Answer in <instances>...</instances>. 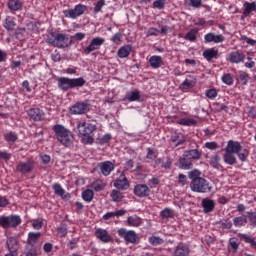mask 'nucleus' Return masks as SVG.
Instances as JSON below:
<instances>
[{
    "label": "nucleus",
    "instance_id": "f257e3e1",
    "mask_svg": "<svg viewBox=\"0 0 256 256\" xmlns=\"http://www.w3.org/2000/svg\"><path fill=\"white\" fill-rule=\"evenodd\" d=\"M52 130L58 143H61L63 147H71L73 145L75 137L73 136V132H71V130L65 128V126L61 124L54 125Z\"/></svg>",
    "mask_w": 256,
    "mask_h": 256
},
{
    "label": "nucleus",
    "instance_id": "f03ea898",
    "mask_svg": "<svg viewBox=\"0 0 256 256\" xmlns=\"http://www.w3.org/2000/svg\"><path fill=\"white\" fill-rule=\"evenodd\" d=\"M46 43L58 49H67L73 44V40L67 34L50 32L46 37Z\"/></svg>",
    "mask_w": 256,
    "mask_h": 256
},
{
    "label": "nucleus",
    "instance_id": "7ed1b4c3",
    "mask_svg": "<svg viewBox=\"0 0 256 256\" xmlns=\"http://www.w3.org/2000/svg\"><path fill=\"white\" fill-rule=\"evenodd\" d=\"M77 129L79 135L85 137L82 139L84 145H92V143H94L95 139L93 138V131L97 129V126L87 122H80L77 125Z\"/></svg>",
    "mask_w": 256,
    "mask_h": 256
},
{
    "label": "nucleus",
    "instance_id": "20e7f679",
    "mask_svg": "<svg viewBox=\"0 0 256 256\" xmlns=\"http://www.w3.org/2000/svg\"><path fill=\"white\" fill-rule=\"evenodd\" d=\"M85 85V79L83 78H58V87L61 91H69V89H75V87H83Z\"/></svg>",
    "mask_w": 256,
    "mask_h": 256
},
{
    "label": "nucleus",
    "instance_id": "39448f33",
    "mask_svg": "<svg viewBox=\"0 0 256 256\" xmlns=\"http://www.w3.org/2000/svg\"><path fill=\"white\" fill-rule=\"evenodd\" d=\"M21 225V217L18 215H10V216H1L0 217V227L3 229H15Z\"/></svg>",
    "mask_w": 256,
    "mask_h": 256
},
{
    "label": "nucleus",
    "instance_id": "423d86ee",
    "mask_svg": "<svg viewBox=\"0 0 256 256\" xmlns=\"http://www.w3.org/2000/svg\"><path fill=\"white\" fill-rule=\"evenodd\" d=\"M190 189L194 193H209L211 186H209V182L205 178H200L190 183Z\"/></svg>",
    "mask_w": 256,
    "mask_h": 256
},
{
    "label": "nucleus",
    "instance_id": "0eeeda50",
    "mask_svg": "<svg viewBox=\"0 0 256 256\" xmlns=\"http://www.w3.org/2000/svg\"><path fill=\"white\" fill-rule=\"evenodd\" d=\"M119 237H122L126 243H139V235L133 230H127L125 228H120L118 230Z\"/></svg>",
    "mask_w": 256,
    "mask_h": 256
},
{
    "label": "nucleus",
    "instance_id": "6e6552de",
    "mask_svg": "<svg viewBox=\"0 0 256 256\" xmlns=\"http://www.w3.org/2000/svg\"><path fill=\"white\" fill-rule=\"evenodd\" d=\"M85 11H87V6L78 4L73 9L64 10L63 13L68 19H77V17H81Z\"/></svg>",
    "mask_w": 256,
    "mask_h": 256
},
{
    "label": "nucleus",
    "instance_id": "1a4fd4ad",
    "mask_svg": "<svg viewBox=\"0 0 256 256\" xmlns=\"http://www.w3.org/2000/svg\"><path fill=\"white\" fill-rule=\"evenodd\" d=\"M105 43V39L102 37L93 38L86 48H84L85 55H89V53H93V51H97L101 45Z\"/></svg>",
    "mask_w": 256,
    "mask_h": 256
},
{
    "label": "nucleus",
    "instance_id": "9d476101",
    "mask_svg": "<svg viewBox=\"0 0 256 256\" xmlns=\"http://www.w3.org/2000/svg\"><path fill=\"white\" fill-rule=\"evenodd\" d=\"M133 193L136 197L145 198L151 195V189L147 184H137L134 187Z\"/></svg>",
    "mask_w": 256,
    "mask_h": 256
},
{
    "label": "nucleus",
    "instance_id": "9b49d317",
    "mask_svg": "<svg viewBox=\"0 0 256 256\" xmlns=\"http://www.w3.org/2000/svg\"><path fill=\"white\" fill-rule=\"evenodd\" d=\"M204 41L205 43H223L225 41V36L223 34H215L213 32H209L206 35H204Z\"/></svg>",
    "mask_w": 256,
    "mask_h": 256
},
{
    "label": "nucleus",
    "instance_id": "f8f14e48",
    "mask_svg": "<svg viewBox=\"0 0 256 256\" xmlns=\"http://www.w3.org/2000/svg\"><path fill=\"white\" fill-rule=\"evenodd\" d=\"M114 187H116V189H120L121 191H126V189H129V180H127V177H125V172H122L119 178L114 182Z\"/></svg>",
    "mask_w": 256,
    "mask_h": 256
},
{
    "label": "nucleus",
    "instance_id": "ddd939ff",
    "mask_svg": "<svg viewBox=\"0 0 256 256\" xmlns=\"http://www.w3.org/2000/svg\"><path fill=\"white\" fill-rule=\"evenodd\" d=\"M102 175L105 177H108V175H111V172L114 171L115 165L111 161L101 162L98 165Z\"/></svg>",
    "mask_w": 256,
    "mask_h": 256
},
{
    "label": "nucleus",
    "instance_id": "4468645a",
    "mask_svg": "<svg viewBox=\"0 0 256 256\" xmlns=\"http://www.w3.org/2000/svg\"><path fill=\"white\" fill-rule=\"evenodd\" d=\"M70 111L73 115H83V113H87V111H89V106L84 102H79L76 103Z\"/></svg>",
    "mask_w": 256,
    "mask_h": 256
},
{
    "label": "nucleus",
    "instance_id": "2eb2a0df",
    "mask_svg": "<svg viewBox=\"0 0 256 256\" xmlns=\"http://www.w3.org/2000/svg\"><path fill=\"white\" fill-rule=\"evenodd\" d=\"M241 149H243V146H241V143H239L237 141L230 140V141H228L224 151L234 153L235 155H237V153H239V151H241Z\"/></svg>",
    "mask_w": 256,
    "mask_h": 256
},
{
    "label": "nucleus",
    "instance_id": "dca6fc26",
    "mask_svg": "<svg viewBox=\"0 0 256 256\" xmlns=\"http://www.w3.org/2000/svg\"><path fill=\"white\" fill-rule=\"evenodd\" d=\"M28 115L33 121H43L45 119V113L39 108H31L28 110Z\"/></svg>",
    "mask_w": 256,
    "mask_h": 256
},
{
    "label": "nucleus",
    "instance_id": "f3484780",
    "mask_svg": "<svg viewBox=\"0 0 256 256\" xmlns=\"http://www.w3.org/2000/svg\"><path fill=\"white\" fill-rule=\"evenodd\" d=\"M95 236L97 237V239H100L102 243H110V241L113 240V238H111V235L107 233V230L101 228H98L96 230Z\"/></svg>",
    "mask_w": 256,
    "mask_h": 256
},
{
    "label": "nucleus",
    "instance_id": "a211bd4d",
    "mask_svg": "<svg viewBox=\"0 0 256 256\" xmlns=\"http://www.w3.org/2000/svg\"><path fill=\"white\" fill-rule=\"evenodd\" d=\"M204 213H213L215 211V201L209 198L202 199L201 203Z\"/></svg>",
    "mask_w": 256,
    "mask_h": 256
},
{
    "label": "nucleus",
    "instance_id": "6ab92c4d",
    "mask_svg": "<svg viewBox=\"0 0 256 256\" xmlns=\"http://www.w3.org/2000/svg\"><path fill=\"white\" fill-rule=\"evenodd\" d=\"M203 57L206 61H211L212 59H219V50L215 48H208L204 50Z\"/></svg>",
    "mask_w": 256,
    "mask_h": 256
},
{
    "label": "nucleus",
    "instance_id": "aec40b11",
    "mask_svg": "<svg viewBox=\"0 0 256 256\" xmlns=\"http://www.w3.org/2000/svg\"><path fill=\"white\" fill-rule=\"evenodd\" d=\"M191 252V250H189V246L185 245V244H179L174 252H173V256H189V253Z\"/></svg>",
    "mask_w": 256,
    "mask_h": 256
},
{
    "label": "nucleus",
    "instance_id": "412c9836",
    "mask_svg": "<svg viewBox=\"0 0 256 256\" xmlns=\"http://www.w3.org/2000/svg\"><path fill=\"white\" fill-rule=\"evenodd\" d=\"M178 163L179 169H191L193 165L190 158L185 156V152L183 153L182 157L179 158Z\"/></svg>",
    "mask_w": 256,
    "mask_h": 256
},
{
    "label": "nucleus",
    "instance_id": "4be33fe9",
    "mask_svg": "<svg viewBox=\"0 0 256 256\" xmlns=\"http://www.w3.org/2000/svg\"><path fill=\"white\" fill-rule=\"evenodd\" d=\"M17 171H19V173H31V171H33V162H21L17 166Z\"/></svg>",
    "mask_w": 256,
    "mask_h": 256
},
{
    "label": "nucleus",
    "instance_id": "5701e85b",
    "mask_svg": "<svg viewBox=\"0 0 256 256\" xmlns=\"http://www.w3.org/2000/svg\"><path fill=\"white\" fill-rule=\"evenodd\" d=\"M6 245L8 247L9 253H17L19 249L17 239H15L14 237H9L6 241Z\"/></svg>",
    "mask_w": 256,
    "mask_h": 256
},
{
    "label": "nucleus",
    "instance_id": "b1692460",
    "mask_svg": "<svg viewBox=\"0 0 256 256\" xmlns=\"http://www.w3.org/2000/svg\"><path fill=\"white\" fill-rule=\"evenodd\" d=\"M201 155H203V153L198 149H191L184 152V157H189L190 160L193 159L195 161L201 159Z\"/></svg>",
    "mask_w": 256,
    "mask_h": 256
},
{
    "label": "nucleus",
    "instance_id": "393cba45",
    "mask_svg": "<svg viewBox=\"0 0 256 256\" xmlns=\"http://www.w3.org/2000/svg\"><path fill=\"white\" fill-rule=\"evenodd\" d=\"M253 11H256V3L255 2H252V3L245 2L242 19H245V17H249V14L253 13Z\"/></svg>",
    "mask_w": 256,
    "mask_h": 256
},
{
    "label": "nucleus",
    "instance_id": "a878e982",
    "mask_svg": "<svg viewBox=\"0 0 256 256\" xmlns=\"http://www.w3.org/2000/svg\"><path fill=\"white\" fill-rule=\"evenodd\" d=\"M230 63H243L245 61V55L239 52H231L229 55Z\"/></svg>",
    "mask_w": 256,
    "mask_h": 256
},
{
    "label": "nucleus",
    "instance_id": "bb28decb",
    "mask_svg": "<svg viewBox=\"0 0 256 256\" xmlns=\"http://www.w3.org/2000/svg\"><path fill=\"white\" fill-rule=\"evenodd\" d=\"M223 159L226 165H235L237 163V157H235V154L233 152L225 151Z\"/></svg>",
    "mask_w": 256,
    "mask_h": 256
},
{
    "label": "nucleus",
    "instance_id": "cd10ccee",
    "mask_svg": "<svg viewBox=\"0 0 256 256\" xmlns=\"http://www.w3.org/2000/svg\"><path fill=\"white\" fill-rule=\"evenodd\" d=\"M149 63L153 69H159L163 65V58L161 56H152L149 59Z\"/></svg>",
    "mask_w": 256,
    "mask_h": 256
},
{
    "label": "nucleus",
    "instance_id": "c85d7f7f",
    "mask_svg": "<svg viewBox=\"0 0 256 256\" xmlns=\"http://www.w3.org/2000/svg\"><path fill=\"white\" fill-rule=\"evenodd\" d=\"M118 57H120V59H125L128 55H131V46L126 45V46H122L117 53Z\"/></svg>",
    "mask_w": 256,
    "mask_h": 256
},
{
    "label": "nucleus",
    "instance_id": "c756f323",
    "mask_svg": "<svg viewBox=\"0 0 256 256\" xmlns=\"http://www.w3.org/2000/svg\"><path fill=\"white\" fill-rule=\"evenodd\" d=\"M125 99L130 102L139 101V99H141V93L137 90L128 92Z\"/></svg>",
    "mask_w": 256,
    "mask_h": 256
},
{
    "label": "nucleus",
    "instance_id": "7c9ffc66",
    "mask_svg": "<svg viewBox=\"0 0 256 256\" xmlns=\"http://www.w3.org/2000/svg\"><path fill=\"white\" fill-rule=\"evenodd\" d=\"M210 165L214 169H220L221 168V156H219L217 154L211 156Z\"/></svg>",
    "mask_w": 256,
    "mask_h": 256
},
{
    "label": "nucleus",
    "instance_id": "2f4dec72",
    "mask_svg": "<svg viewBox=\"0 0 256 256\" xmlns=\"http://www.w3.org/2000/svg\"><path fill=\"white\" fill-rule=\"evenodd\" d=\"M127 223L130 225V227H139V225H141V218L137 216H129Z\"/></svg>",
    "mask_w": 256,
    "mask_h": 256
},
{
    "label": "nucleus",
    "instance_id": "473e14b6",
    "mask_svg": "<svg viewBox=\"0 0 256 256\" xmlns=\"http://www.w3.org/2000/svg\"><path fill=\"white\" fill-rule=\"evenodd\" d=\"M197 33H199V31H197V29H191L185 36L184 39H186V41H197Z\"/></svg>",
    "mask_w": 256,
    "mask_h": 256
},
{
    "label": "nucleus",
    "instance_id": "72a5a7b5",
    "mask_svg": "<svg viewBox=\"0 0 256 256\" xmlns=\"http://www.w3.org/2000/svg\"><path fill=\"white\" fill-rule=\"evenodd\" d=\"M93 197H95V193H93V190H85L82 192V199H84V201H87L88 203H91V201H93Z\"/></svg>",
    "mask_w": 256,
    "mask_h": 256
},
{
    "label": "nucleus",
    "instance_id": "f704fd0d",
    "mask_svg": "<svg viewBox=\"0 0 256 256\" xmlns=\"http://www.w3.org/2000/svg\"><path fill=\"white\" fill-rule=\"evenodd\" d=\"M15 20L11 17H6L4 22V27L7 29V31H13L15 29Z\"/></svg>",
    "mask_w": 256,
    "mask_h": 256
},
{
    "label": "nucleus",
    "instance_id": "c9c22d12",
    "mask_svg": "<svg viewBox=\"0 0 256 256\" xmlns=\"http://www.w3.org/2000/svg\"><path fill=\"white\" fill-rule=\"evenodd\" d=\"M41 237V232H30L28 234V243L29 245H33L34 243L37 242V239Z\"/></svg>",
    "mask_w": 256,
    "mask_h": 256
},
{
    "label": "nucleus",
    "instance_id": "e433bc0d",
    "mask_svg": "<svg viewBox=\"0 0 256 256\" xmlns=\"http://www.w3.org/2000/svg\"><path fill=\"white\" fill-rule=\"evenodd\" d=\"M8 7L11 11H19V9L22 7V4L19 2V0H10L8 2Z\"/></svg>",
    "mask_w": 256,
    "mask_h": 256
},
{
    "label": "nucleus",
    "instance_id": "4c0bfd02",
    "mask_svg": "<svg viewBox=\"0 0 256 256\" xmlns=\"http://www.w3.org/2000/svg\"><path fill=\"white\" fill-rule=\"evenodd\" d=\"M4 139L7 141V143H15V141L18 139V136L15 132H8L4 134Z\"/></svg>",
    "mask_w": 256,
    "mask_h": 256
},
{
    "label": "nucleus",
    "instance_id": "58836bf2",
    "mask_svg": "<svg viewBox=\"0 0 256 256\" xmlns=\"http://www.w3.org/2000/svg\"><path fill=\"white\" fill-rule=\"evenodd\" d=\"M188 177L189 179H191V183H193V181H197L198 179H201V171L199 170H192L188 173Z\"/></svg>",
    "mask_w": 256,
    "mask_h": 256
},
{
    "label": "nucleus",
    "instance_id": "ea45409f",
    "mask_svg": "<svg viewBox=\"0 0 256 256\" xmlns=\"http://www.w3.org/2000/svg\"><path fill=\"white\" fill-rule=\"evenodd\" d=\"M241 239L242 241H245V243H249L251 247H254V249H256V241L254 238L249 237L247 234H242Z\"/></svg>",
    "mask_w": 256,
    "mask_h": 256
},
{
    "label": "nucleus",
    "instance_id": "a19ab883",
    "mask_svg": "<svg viewBox=\"0 0 256 256\" xmlns=\"http://www.w3.org/2000/svg\"><path fill=\"white\" fill-rule=\"evenodd\" d=\"M53 190L56 195H59V197H63V195H65V190L63 189V187H61V184L59 183H55L53 185Z\"/></svg>",
    "mask_w": 256,
    "mask_h": 256
},
{
    "label": "nucleus",
    "instance_id": "79ce46f5",
    "mask_svg": "<svg viewBox=\"0 0 256 256\" xmlns=\"http://www.w3.org/2000/svg\"><path fill=\"white\" fill-rule=\"evenodd\" d=\"M236 155H238L240 161H247V157H249V150L241 148V151L236 153Z\"/></svg>",
    "mask_w": 256,
    "mask_h": 256
},
{
    "label": "nucleus",
    "instance_id": "37998d69",
    "mask_svg": "<svg viewBox=\"0 0 256 256\" xmlns=\"http://www.w3.org/2000/svg\"><path fill=\"white\" fill-rule=\"evenodd\" d=\"M180 125H186L187 127H195L197 125V121L194 119L184 118L180 120Z\"/></svg>",
    "mask_w": 256,
    "mask_h": 256
},
{
    "label": "nucleus",
    "instance_id": "c03bdc74",
    "mask_svg": "<svg viewBox=\"0 0 256 256\" xmlns=\"http://www.w3.org/2000/svg\"><path fill=\"white\" fill-rule=\"evenodd\" d=\"M233 223L235 227H243V224L247 223V217L246 218L243 216L236 217L234 218Z\"/></svg>",
    "mask_w": 256,
    "mask_h": 256
},
{
    "label": "nucleus",
    "instance_id": "a18cd8bd",
    "mask_svg": "<svg viewBox=\"0 0 256 256\" xmlns=\"http://www.w3.org/2000/svg\"><path fill=\"white\" fill-rule=\"evenodd\" d=\"M110 196L113 199V201H115V202H119V201H121V199H123V194L118 190H113L111 192Z\"/></svg>",
    "mask_w": 256,
    "mask_h": 256
},
{
    "label": "nucleus",
    "instance_id": "49530a36",
    "mask_svg": "<svg viewBox=\"0 0 256 256\" xmlns=\"http://www.w3.org/2000/svg\"><path fill=\"white\" fill-rule=\"evenodd\" d=\"M160 217H162V219H171V217H173V211H171L169 208H166L160 212Z\"/></svg>",
    "mask_w": 256,
    "mask_h": 256
},
{
    "label": "nucleus",
    "instance_id": "de8ad7c7",
    "mask_svg": "<svg viewBox=\"0 0 256 256\" xmlns=\"http://www.w3.org/2000/svg\"><path fill=\"white\" fill-rule=\"evenodd\" d=\"M246 219L250 221V225H254L256 227V213L255 212H247Z\"/></svg>",
    "mask_w": 256,
    "mask_h": 256
},
{
    "label": "nucleus",
    "instance_id": "09e8293b",
    "mask_svg": "<svg viewBox=\"0 0 256 256\" xmlns=\"http://www.w3.org/2000/svg\"><path fill=\"white\" fill-rule=\"evenodd\" d=\"M239 79H240L241 85H247V83H249V74H247V72L241 71L239 75Z\"/></svg>",
    "mask_w": 256,
    "mask_h": 256
},
{
    "label": "nucleus",
    "instance_id": "8fccbe9b",
    "mask_svg": "<svg viewBox=\"0 0 256 256\" xmlns=\"http://www.w3.org/2000/svg\"><path fill=\"white\" fill-rule=\"evenodd\" d=\"M195 85V80H189L186 79L182 84V89H193V86Z\"/></svg>",
    "mask_w": 256,
    "mask_h": 256
},
{
    "label": "nucleus",
    "instance_id": "3c124183",
    "mask_svg": "<svg viewBox=\"0 0 256 256\" xmlns=\"http://www.w3.org/2000/svg\"><path fill=\"white\" fill-rule=\"evenodd\" d=\"M171 165H173V160H171V158L167 157V158L162 159L161 167L163 169H171Z\"/></svg>",
    "mask_w": 256,
    "mask_h": 256
},
{
    "label": "nucleus",
    "instance_id": "603ef678",
    "mask_svg": "<svg viewBox=\"0 0 256 256\" xmlns=\"http://www.w3.org/2000/svg\"><path fill=\"white\" fill-rule=\"evenodd\" d=\"M222 81L225 85H231L233 83V76L230 73L224 74L222 76Z\"/></svg>",
    "mask_w": 256,
    "mask_h": 256
},
{
    "label": "nucleus",
    "instance_id": "864d4df0",
    "mask_svg": "<svg viewBox=\"0 0 256 256\" xmlns=\"http://www.w3.org/2000/svg\"><path fill=\"white\" fill-rule=\"evenodd\" d=\"M91 189H93L94 191H103V183L97 180L91 184Z\"/></svg>",
    "mask_w": 256,
    "mask_h": 256
},
{
    "label": "nucleus",
    "instance_id": "5fc2aeb1",
    "mask_svg": "<svg viewBox=\"0 0 256 256\" xmlns=\"http://www.w3.org/2000/svg\"><path fill=\"white\" fill-rule=\"evenodd\" d=\"M149 243L151 245H161V243H163V239H161L160 237L157 236H152L149 238Z\"/></svg>",
    "mask_w": 256,
    "mask_h": 256
},
{
    "label": "nucleus",
    "instance_id": "6e6d98bb",
    "mask_svg": "<svg viewBox=\"0 0 256 256\" xmlns=\"http://www.w3.org/2000/svg\"><path fill=\"white\" fill-rule=\"evenodd\" d=\"M146 159H157V151L151 149V148H147V155H146Z\"/></svg>",
    "mask_w": 256,
    "mask_h": 256
},
{
    "label": "nucleus",
    "instance_id": "4d7b16f0",
    "mask_svg": "<svg viewBox=\"0 0 256 256\" xmlns=\"http://www.w3.org/2000/svg\"><path fill=\"white\" fill-rule=\"evenodd\" d=\"M154 9H165V0H156L153 2Z\"/></svg>",
    "mask_w": 256,
    "mask_h": 256
},
{
    "label": "nucleus",
    "instance_id": "13d9d810",
    "mask_svg": "<svg viewBox=\"0 0 256 256\" xmlns=\"http://www.w3.org/2000/svg\"><path fill=\"white\" fill-rule=\"evenodd\" d=\"M159 183H160V180L157 177H153L152 179L148 180V185L151 189L157 187Z\"/></svg>",
    "mask_w": 256,
    "mask_h": 256
},
{
    "label": "nucleus",
    "instance_id": "bf43d9fd",
    "mask_svg": "<svg viewBox=\"0 0 256 256\" xmlns=\"http://www.w3.org/2000/svg\"><path fill=\"white\" fill-rule=\"evenodd\" d=\"M105 7V0H99L94 7V13H99Z\"/></svg>",
    "mask_w": 256,
    "mask_h": 256
},
{
    "label": "nucleus",
    "instance_id": "052dcab7",
    "mask_svg": "<svg viewBox=\"0 0 256 256\" xmlns=\"http://www.w3.org/2000/svg\"><path fill=\"white\" fill-rule=\"evenodd\" d=\"M159 35V30L156 28H149L146 32V37H157Z\"/></svg>",
    "mask_w": 256,
    "mask_h": 256
},
{
    "label": "nucleus",
    "instance_id": "680f3d73",
    "mask_svg": "<svg viewBox=\"0 0 256 256\" xmlns=\"http://www.w3.org/2000/svg\"><path fill=\"white\" fill-rule=\"evenodd\" d=\"M121 37H123V35L118 32L112 36L111 42L119 45V43H121Z\"/></svg>",
    "mask_w": 256,
    "mask_h": 256
},
{
    "label": "nucleus",
    "instance_id": "e2e57ef3",
    "mask_svg": "<svg viewBox=\"0 0 256 256\" xmlns=\"http://www.w3.org/2000/svg\"><path fill=\"white\" fill-rule=\"evenodd\" d=\"M51 59L54 63H59V61H61V53L55 50L54 53L51 54Z\"/></svg>",
    "mask_w": 256,
    "mask_h": 256
},
{
    "label": "nucleus",
    "instance_id": "0e129e2a",
    "mask_svg": "<svg viewBox=\"0 0 256 256\" xmlns=\"http://www.w3.org/2000/svg\"><path fill=\"white\" fill-rule=\"evenodd\" d=\"M206 149H210V151H215V149L219 148V145L217 142H207L205 143Z\"/></svg>",
    "mask_w": 256,
    "mask_h": 256
},
{
    "label": "nucleus",
    "instance_id": "69168bd1",
    "mask_svg": "<svg viewBox=\"0 0 256 256\" xmlns=\"http://www.w3.org/2000/svg\"><path fill=\"white\" fill-rule=\"evenodd\" d=\"M12 154L8 153L7 151H0V159L3 161H9L11 159Z\"/></svg>",
    "mask_w": 256,
    "mask_h": 256
},
{
    "label": "nucleus",
    "instance_id": "338daca9",
    "mask_svg": "<svg viewBox=\"0 0 256 256\" xmlns=\"http://www.w3.org/2000/svg\"><path fill=\"white\" fill-rule=\"evenodd\" d=\"M206 97H208V99H215V97H217V90L215 89L207 90Z\"/></svg>",
    "mask_w": 256,
    "mask_h": 256
},
{
    "label": "nucleus",
    "instance_id": "774afa93",
    "mask_svg": "<svg viewBox=\"0 0 256 256\" xmlns=\"http://www.w3.org/2000/svg\"><path fill=\"white\" fill-rule=\"evenodd\" d=\"M109 141H111V134H105L100 139V145H105V144L109 143Z\"/></svg>",
    "mask_w": 256,
    "mask_h": 256
}]
</instances>
